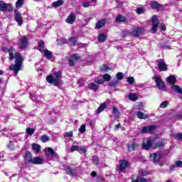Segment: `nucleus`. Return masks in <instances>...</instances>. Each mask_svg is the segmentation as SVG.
I'll return each instance as SVG.
<instances>
[{"mask_svg": "<svg viewBox=\"0 0 182 182\" xmlns=\"http://www.w3.org/2000/svg\"><path fill=\"white\" fill-rule=\"evenodd\" d=\"M65 173H67L69 176H76V172L75 171V169L72 168L70 166H65Z\"/></svg>", "mask_w": 182, "mask_h": 182, "instance_id": "obj_19", "label": "nucleus"}, {"mask_svg": "<svg viewBox=\"0 0 182 182\" xmlns=\"http://www.w3.org/2000/svg\"><path fill=\"white\" fill-rule=\"evenodd\" d=\"M136 14H138V15H141V14H144V9L141 7H138L136 9Z\"/></svg>", "mask_w": 182, "mask_h": 182, "instance_id": "obj_41", "label": "nucleus"}, {"mask_svg": "<svg viewBox=\"0 0 182 182\" xmlns=\"http://www.w3.org/2000/svg\"><path fill=\"white\" fill-rule=\"evenodd\" d=\"M44 151L45 155L48 158L56 159L58 157V154L50 147L46 148Z\"/></svg>", "mask_w": 182, "mask_h": 182, "instance_id": "obj_5", "label": "nucleus"}, {"mask_svg": "<svg viewBox=\"0 0 182 182\" xmlns=\"http://www.w3.org/2000/svg\"><path fill=\"white\" fill-rule=\"evenodd\" d=\"M153 80H154L157 87L159 89V90H166V85H164V82L163 80H161V77L159 75H154L153 77Z\"/></svg>", "mask_w": 182, "mask_h": 182, "instance_id": "obj_3", "label": "nucleus"}, {"mask_svg": "<svg viewBox=\"0 0 182 182\" xmlns=\"http://www.w3.org/2000/svg\"><path fill=\"white\" fill-rule=\"evenodd\" d=\"M77 86H80L81 87H83V86H85V82L83 81L82 79H80L77 81Z\"/></svg>", "mask_w": 182, "mask_h": 182, "instance_id": "obj_51", "label": "nucleus"}, {"mask_svg": "<svg viewBox=\"0 0 182 182\" xmlns=\"http://www.w3.org/2000/svg\"><path fill=\"white\" fill-rule=\"evenodd\" d=\"M152 21V33H156L157 32V28L159 27V21L157 20L156 16H153L151 18Z\"/></svg>", "mask_w": 182, "mask_h": 182, "instance_id": "obj_7", "label": "nucleus"}, {"mask_svg": "<svg viewBox=\"0 0 182 182\" xmlns=\"http://www.w3.org/2000/svg\"><path fill=\"white\" fill-rule=\"evenodd\" d=\"M64 136L65 137H72L73 136V132L70 131L68 132H65Z\"/></svg>", "mask_w": 182, "mask_h": 182, "instance_id": "obj_53", "label": "nucleus"}, {"mask_svg": "<svg viewBox=\"0 0 182 182\" xmlns=\"http://www.w3.org/2000/svg\"><path fill=\"white\" fill-rule=\"evenodd\" d=\"M69 41L72 43L73 46H76V45H77V39L76 38V37H71L69 38Z\"/></svg>", "mask_w": 182, "mask_h": 182, "instance_id": "obj_37", "label": "nucleus"}, {"mask_svg": "<svg viewBox=\"0 0 182 182\" xmlns=\"http://www.w3.org/2000/svg\"><path fill=\"white\" fill-rule=\"evenodd\" d=\"M128 98L132 102H136V100H137V95L135 93H130L128 95Z\"/></svg>", "mask_w": 182, "mask_h": 182, "instance_id": "obj_33", "label": "nucleus"}, {"mask_svg": "<svg viewBox=\"0 0 182 182\" xmlns=\"http://www.w3.org/2000/svg\"><path fill=\"white\" fill-rule=\"evenodd\" d=\"M143 33H144V28L141 27H136L132 30L131 35L132 36H134V38H139V36H141Z\"/></svg>", "mask_w": 182, "mask_h": 182, "instance_id": "obj_4", "label": "nucleus"}, {"mask_svg": "<svg viewBox=\"0 0 182 182\" xmlns=\"http://www.w3.org/2000/svg\"><path fill=\"white\" fill-rule=\"evenodd\" d=\"M127 82L129 85H133L134 83V77H128Z\"/></svg>", "mask_w": 182, "mask_h": 182, "instance_id": "obj_52", "label": "nucleus"}, {"mask_svg": "<svg viewBox=\"0 0 182 182\" xmlns=\"http://www.w3.org/2000/svg\"><path fill=\"white\" fill-rule=\"evenodd\" d=\"M96 175H97V173H96L95 171L91 172V176H92V177H95Z\"/></svg>", "mask_w": 182, "mask_h": 182, "instance_id": "obj_62", "label": "nucleus"}, {"mask_svg": "<svg viewBox=\"0 0 182 182\" xmlns=\"http://www.w3.org/2000/svg\"><path fill=\"white\" fill-rule=\"evenodd\" d=\"M82 6L84 8H89V6H90V5L87 2H84L82 4Z\"/></svg>", "mask_w": 182, "mask_h": 182, "instance_id": "obj_61", "label": "nucleus"}, {"mask_svg": "<svg viewBox=\"0 0 182 182\" xmlns=\"http://www.w3.org/2000/svg\"><path fill=\"white\" fill-rule=\"evenodd\" d=\"M167 82L171 85H174V83H176V77L174 75H170L167 77Z\"/></svg>", "mask_w": 182, "mask_h": 182, "instance_id": "obj_28", "label": "nucleus"}, {"mask_svg": "<svg viewBox=\"0 0 182 182\" xmlns=\"http://www.w3.org/2000/svg\"><path fill=\"white\" fill-rule=\"evenodd\" d=\"M109 70H110V68H109V67H107V65H103L102 68V70L103 72H107Z\"/></svg>", "mask_w": 182, "mask_h": 182, "instance_id": "obj_57", "label": "nucleus"}, {"mask_svg": "<svg viewBox=\"0 0 182 182\" xmlns=\"http://www.w3.org/2000/svg\"><path fill=\"white\" fill-rule=\"evenodd\" d=\"M106 22H107V19H106V18H103L102 20L98 21L95 26L97 29H100L101 28H103V26H105V23H106Z\"/></svg>", "mask_w": 182, "mask_h": 182, "instance_id": "obj_18", "label": "nucleus"}, {"mask_svg": "<svg viewBox=\"0 0 182 182\" xmlns=\"http://www.w3.org/2000/svg\"><path fill=\"white\" fill-rule=\"evenodd\" d=\"M38 50L41 53L45 50V43L43 41L38 42Z\"/></svg>", "mask_w": 182, "mask_h": 182, "instance_id": "obj_30", "label": "nucleus"}, {"mask_svg": "<svg viewBox=\"0 0 182 182\" xmlns=\"http://www.w3.org/2000/svg\"><path fill=\"white\" fill-rule=\"evenodd\" d=\"M136 116H137L138 119H146L149 117V115L144 114V113H143L141 112H136Z\"/></svg>", "mask_w": 182, "mask_h": 182, "instance_id": "obj_29", "label": "nucleus"}, {"mask_svg": "<svg viewBox=\"0 0 182 182\" xmlns=\"http://www.w3.org/2000/svg\"><path fill=\"white\" fill-rule=\"evenodd\" d=\"M164 145V142L159 141L156 142V147H163Z\"/></svg>", "mask_w": 182, "mask_h": 182, "instance_id": "obj_54", "label": "nucleus"}, {"mask_svg": "<svg viewBox=\"0 0 182 182\" xmlns=\"http://www.w3.org/2000/svg\"><path fill=\"white\" fill-rule=\"evenodd\" d=\"M129 166V162L126 160L121 161L119 166V171H124V168Z\"/></svg>", "mask_w": 182, "mask_h": 182, "instance_id": "obj_16", "label": "nucleus"}, {"mask_svg": "<svg viewBox=\"0 0 182 182\" xmlns=\"http://www.w3.org/2000/svg\"><path fill=\"white\" fill-rule=\"evenodd\" d=\"M61 5H63V1L62 0H58L53 3V6L55 8H58V6H61Z\"/></svg>", "mask_w": 182, "mask_h": 182, "instance_id": "obj_35", "label": "nucleus"}, {"mask_svg": "<svg viewBox=\"0 0 182 182\" xmlns=\"http://www.w3.org/2000/svg\"><path fill=\"white\" fill-rule=\"evenodd\" d=\"M116 77L117 80H122L124 77V74L123 73H117Z\"/></svg>", "mask_w": 182, "mask_h": 182, "instance_id": "obj_40", "label": "nucleus"}, {"mask_svg": "<svg viewBox=\"0 0 182 182\" xmlns=\"http://www.w3.org/2000/svg\"><path fill=\"white\" fill-rule=\"evenodd\" d=\"M89 89H91V90H97L99 89V86L95 83H90L88 85Z\"/></svg>", "mask_w": 182, "mask_h": 182, "instance_id": "obj_36", "label": "nucleus"}, {"mask_svg": "<svg viewBox=\"0 0 182 182\" xmlns=\"http://www.w3.org/2000/svg\"><path fill=\"white\" fill-rule=\"evenodd\" d=\"M182 167V161H177L174 165H172L170 166V170L171 171H174L176 168H180Z\"/></svg>", "mask_w": 182, "mask_h": 182, "instance_id": "obj_22", "label": "nucleus"}, {"mask_svg": "<svg viewBox=\"0 0 182 182\" xmlns=\"http://www.w3.org/2000/svg\"><path fill=\"white\" fill-rule=\"evenodd\" d=\"M95 82L97 83V85H103L104 81L103 80L100 79V80H95Z\"/></svg>", "mask_w": 182, "mask_h": 182, "instance_id": "obj_55", "label": "nucleus"}, {"mask_svg": "<svg viewBox=\"0 0 182 182\" xmlns=\"http://www.w3.org/2000/svg\"><path fill=\"white\" fill-rule=\"evenodd\" d=\"M120 127H122V126L120 125V124H118L115 125L114 130L116 132H117V130H119V129H120Z\"/></svg>", "mask_w": 182, "mask_h": 182, "instance_id": "obj_60", "label": "nucleus"}, {"mask_svg": "<svg viewBox=\"0 0 182 182\" xmlns=\"http://www.w3.org/2000/svg\"><path fill=\"white\" fill-rule=\"evenodd\" d=\"M110 87H115V86H117V80H114L111 82H109Z\"/></svg>", "mask_w": 182, "mask_h": 182, "instance_id": "obj_48", "label": "nucleus"}, {"mask_svg": "<svg viewBox=\"0 0 182 182\" xmlns=\"http://www.w3.org/2000/svg\"><path fill=\"white\" fill-rule=\"evenodd\" d=\"M127 147L129 151H133V150H136V149L139 147V144L134 142H130L129 144H128Z\"/></svg>", "mask_w": 182, "mask_h": 182, "instance_id": "obj_23", "label": "nucleus"}, {"mask_svg": "<svg viewBox=\"0 0 182 182\" xmlns=\"http://www.w3.org/2000/svg\"><path fill=\"white\" fill-rule=\"evenodd\" d=\"M107 39V36L106 34L101 33L98 36L99 42H105Z\"/></svg>", "mask_w": 182, "mask_h": 182, "instance_id": "obj_31", "label": "nucleus"}, {"mask_svg": "<svg viewBox=\"0 0 182 182\" xmlns=\"http://www.w3.org/2000/svg\"><path fill=\"white\" fill-rule=\"evenodd\" d=\"M151 160H153L154 163H157V161H160V159L161 156L159 154H153L150 155Z\"/></svg>", "mask_w": 182, "mask_h": 182, "instance_id": "obj_20", "label": "nucleus"}, {"mask_svg": "<svg viewBox=\"0 0 182 182\" xmlns=\"http://www.w3.org/2000/svg\"><path fill=\"white\" fill-rule=\"evenodd\" d=\"M9 55L10 56L11 60H13V59H16L15 64H11L9 66V69L10 70H13L14 72V74L16 75H18V72L21 70V68H22L23 56L18 53V51H16L14 48H10L9 49Z\"/></svg>", "mask_w": 182, "mask_h": 182, "instance_id": "obj_1", "label": "nucleus"}, {"mask_svg": "<svg viewBox=\"0 0 182 182\" xmlns=\"http://www.w3.org/2000/svg\"><path fill=\"white\" fill-rule=\"evenodd\" d=\"M15 21L17 22L18 26H22V23H23V20L22 19V16H21V13L19 11L15 10Z\"/></svg>", "mask_w": 182, "mask_h": 182, "instance_id": "obj_9", "label": "nucleus"}, {"mask_svg": "<svg viewBox=\"0 0 182 182\" xmlns=\"http://www.w3.org/2000/svg\"><path fill=\"white\" fill-rule=\"evenodd\" d=\"M151 6L153 8V9H160L161 4L157 3L156 1H154L151 4Z\"/></svg>", "mask_w": 182, "mask_h": 182, "instance_id": "obj_32", "label": "nucleus"}, {"mask_svg": "<svg viewBox=\"0 0 182 182\" xmlns=\"http://www.w3.org/2000/svg\"><path fill=\"white\" fill-rule=\"evenodd\" d=\"M71 153H73V151H79V146L76 145H73L71 148L70 149Z\"/></svg>", "mask_w": 182, "mask_h": 182, "instance_id": "obj_44", "label": "nucleus"}, {"mask_svg": "<svg viewBox=\"0 0 182 182\" xmlns=\"http://www.w3.org/2000/svg\"><path fill=\"white\" fill-rule=\"evenodd\" d=\"M85 132H86V126H85V124H82L80 126V127L79 129V132L84 133Z\"/></svg>", "mask_w": 182, "mask_h": 182, "instance_id": "obj_49", "label": "nucleus"}, {"mask_svg": "<svg viewBox=\"0 0 182 182\" xmlns=\"http://www.w3.org/2000/svg\"><path fill=\"white\" fill-rule=\"evenodd\" d=\"M40 140H41L43 143H46L50 141V138L48 135H43L41 136Z\"/></svg>", "mask_w": 182, "mask_h": 182, "instance_id": "obj_34", "label": "nucleus"}, {"mask_svg": "<svg viewBox=\"0 0 182 182\" xmlns=\"http://www.w3.org/2000/svg\"><path fill=\"white\" fill-rule=\"evenodd\" d=\"M43 53L44 56H46V58H47V59H52V52L49 51L48 49H45L43 51Z\"/></svg>", "mask_w": 182, "mask_h": 182, "instance_id": "obj_27", "label": "nucleus"}, {"mask_svg": "<svg viewBox=\"0 0 182 182\" xmlns=\"http://www.w3.org/2000/svg\"><path fill=\"white\" fill-rule=\"evenodd\" d=\"M77 60H80V55H79L78 54H73V55H71L69 60L70 66H73V65H75V63H76Z\"/></svg>", "mask_w": 182, "mask_h": 182, "instance_id": "obj_10", "label": "nucleus"}, {"mask_svg": "<svg viewBox=\"0 0 182 182\" xmlns=\"http://www.w3.org/2000/svg\"><path fill=\"white\" fill-rule=\"evenodd\" d=\"M142 176H147V173L146 172L142 173Z\"/></svg>", "mask_w": 182, "mask_h": 182, "instance_id": "obj_64", "label": "nucleus"}, {"mask_svg": "<svg viewBox=\"0 0 182 182\" xmlns=\"http://www.w3.org/2000/svg\"><path fill=\"white\" fill-rule=\"evenodd\" d=\"M26 133L29 136H32V134H33V133H35V129H33V128H27Z\"/></svg>", "mask_w": 182, "mask_h": 182, "instance_id": "obj_42", "label": "nucleus"}, {"mask_svg": "<svg viewBox=\"0 0 182 182\" xmlns=\"http://www.w3.org/2000/svg\"><path fill=\"white\" fill-rule=\"evenodd\" d=\"M171 89L174 92H176V93H179V95H182V89H181V87H180V86H178L177 85H172Z\"/></svg>", "mask_w": 182, "mask_h": 182, "instance_id": "obj_25", "label": "nucleus"}, {"mask_svg": "<svg viewBox=\"0 0 182 182\" xmlns=\"http://www.w3.org/2000/svg\"><path fill=\"white\" fill-rule=\"evenodd\" d=\"M112 112H113V114L114 116H115V117H119V109H117V108L116 107H112Z\"/></svg>", "mask_w": 182, "mask_h": 182, "instance_id": "obj_39", "label": "nucleus"}, {"mask_svg": "<svg viewBox=\"0 0 182 182\" xmlns=\"http://www.w3.org/2000/svg\"><path fill=\"white\" fill-rule=\"evenodd\" d=\"M22 5H23V0H18L16 2V8H22Z\"/></svg>", "mask_w": 182, "mask_h": 182, "instance_id": "obj_38", "label": "nucleus"}, {"mask_svg": "<svg viewBox=\"0 0 182 182\" xmlns=\"http://www.w3.org/2000/svg\"><path fill=\"white\" fill-rule=\"evenodd\" d=\"M166 25H164V23H161V30L166 31Z\"/></svg>", "mask_w": 182, "mask_h": 182, "instance_id": "obj_59", "label": "nucleus"}, {"mask_svg": "<svg viewBox=\"0 0 182 182\" xmlns=\"http://www.w3.org/2000/svg\"><path fill=\"white\" fill-rule=\"evenodd\" d=\"M0 75H4V71L0 70Z\"/></svg>", "mask_w": 182, "mask_h": 182, "instance_id": "obj_63", "label": "nucleus"}, {"mask_svg": "<svg viewBox=\"0 0 182 182\" xmlns=\"http://www.w3.org/2000/svg\"><path fill=\"white\" fill-rule=\"evenodd\" d=\"M167 105H168V102L167 101H164L161 103L160 105V107H161V109H164L166 107H167Z\"/></svg>", "mask_w": 182, "mask_h": 182, "instance_id": "obj_50", "label": "nucleus"}, {"mask_svg": "<svg viewBox=\"0 0 182 182\" xmlns=\"http://www.w3.org/2000/svg\"><path fill=\"white\" fill-rule=\"evenodd\" d=\"M12 7L11 4H5L4 1H0V11H11Z\"/></svg>", "mask_w": 182, "mask_h": 182, "instance_id": "obj_14", "label": "nucleus"}, {"mask_svg": "<svg viewBox=\"0 0 182 182\" xmlns=\"http://www.w3.org/2000/svg\"><path fill=\"white\" fill-rule=\"evenodd\" d=\"M107 107V105H106V103L101 104L97 110V114H100V113H102V112H103V110Z\"/></svg>", "mask_w": 182, "mask_h": 182, "instance_id": "obj_26", "label": "nucleus"}, {"mask_svg": "<svg viewBox=\"0 0 182 182\" xmlns=\"http://www.w3.org/2000/svg\"><path fill=\"white\" fill-rule=\"evenodd\" d=\"M103 79L105 82H109L110 81V79H112V77L109 74H105L103 75Z\"/></svg>", "mask_w": 182, "mask_h": 182, "instance_id": "obj_46", "label": "nucleus"}, {"mask_svg": "<svg viewBox=\"0 0 182 182\" xmlns=\"http://www.w3.org/2000/svg\"><path fill=\"white\" fill-rule=\"evenodd\" d=\"M168 70L167 64H166L164 61L161 60L158 63V70H159V72H166Z\"/></svg>", "mask_w": 182, "mask_h": 182, "instance_id": "obj_13", "label": "nucleus"}, {"mask_svg": "<svg viewBox=\"0 0 182 182\" xmlns=\"http://www.w3.org/2000/svg\"><path fill=\"white\" fill-rule=\"evenodd\" d=\"M154 130H156V125H149L144 127L141 129V133L144 134L146 133H151V132H154Z\"/></svg>", "mask_w": 182, "mask_h": 182, "instance_id": "obj_12", "label": "nucleus"}, {"mask_svg": "<svg viewBox=\"0 0 182 182\" xmlns=\"http://www.w3.org/2000/svg\"><path fill=\"white\" fill-rule=\"evenodd\" d=\"M132 182H149V180L144 178H141L140 179L133 180Z\"/></svg>", "mask_w": 182, "mask_h": 182, "instance_id": "obj_47", "label": "nucleus"}, {"mask_svg": "<svg viewBox=\"0 0 182 182\" xmlns=\"http://www.w3.org/2000/svg\"><path fill=\"white\" fill-rule=\"evenodd\" d=\"M33 158L32 157V154L29 151H26L24 156V161L26 164H32Z\"/></svg>", "mask_w": 182, "mask_h": 182, "instance_id": "obj_11", "label": "nucleus"}, {"mask_svg": "<svg viewBox=\"0 0 182 182\" xmlns=\"http://www.w3.org/2000/svg\"><path fill=\"white\" fill-rule=\"evenodd\" d=\"M116 22H118V23L127 22V18H126V16L122 14H118L116 17Z\"/></svg>", "mask_w": 182, "mask_h": 182, "instance_id": "obj_21", "label": "nucleus"}, {"mask_svg": "<svg viewBox=\"0 0 182 182\" xmlns=\"http://www.w3.org/2000/svg\"><path fill=\"white\" fill-rule=\"evenodd\" d=\"M79 153H80V154H85V153H86V151H87V149H86V147L85 146H81L79 147V150H78Z\"/></svg>", "mask_w": 182, "mask_h": 182, "instance_id": "obj_43", "label": "nucleus"}, {"mask_svg": "<svg viewBox=\"0 0 182 182\" xmlns=\"http://www.w3.org/2000/svg\"><path fill=\"white\" fill-rule=\"evenodd\" d=\"M75 21H76V16L73 13H71L66 18L65 22L69 23L70 25H73L75 23Z\"/></svg>", "mask_w": 182, "mask_h": 182, "instance_id": "obj_15", "label": "nucleus"}, {"mask_svg": "<svg viewBox=\"0 0 182 182\" xmlns=\"http://www.w3.org/2000/svg\"><path fill=\"white\" fill-rule=\"evenodd\" d=\"M89 126H90V127H91L92 129H93V128L95 127V122L90 121V122H89Z\"/></svg>", "mask_w": 182, "mask_h": 182, "instance_id": "obj_58", "label": "nucleus"}, {"mask_svg": "<svg viewBox=\"0 0 182 182\" xmlns=\"http://www.w3.org/2000/svg\"><path fill=\"white\" fill-rule=\"evenodd\" d=\"M29 40L26 36H23L19 39V46L20 49H25L26 48V46L28 45V42Z\"/></svg>", "mask_w": 182, "mask_h": 182, "instance_id": "obj_8", "label": "nucleus"}, {"mask_svg": "<svg viewBox=\"0 0 182 182\" xmlns=\"http://www.w3.org/2000/svg\"><path fill=\"white\" fill-rule=\"evenodd\" d=\"M44 161L43 158L41 157V156H36L33 158V161L31 162V164H43Z\"/></svg>", "mask_w": 182, "mask_h": 182, "instance_id": "obj_17", "label": "nucleus"}, {"mask_svg": "<svg viewBox=\"0 0 182 182\" xmlns=\"http://www.w3.org/2000/svg\"><path fill=\"white\" fill-rule=\"evenodd\" d=\"M31 149L34 151V153H41V145L38 144H33L31 146Z\"/></svg>", "mask_w": 182, "mask_h": 182, "instance_id": "obj_24", "label": "nucleus"}, {"mask_svg": "<svg viewBox=\"0 0 182 182\" xmlns=\"http://www.w3.org/2000/svg\"><path fill=\"white\" fill-rule=\"evenodd\" d=\"M92 161L95 166H97L99 164V161H100L99 158L96 156H93Z\"/></svg>", "mask_w": 182, "mask_h": 182, "instance_id": "obj_45", "label": "nucleus"}, {"mask_svg": "<svg viewBox=\"0 0 182 182\" xmlns=\"http://www.w3.org/2000/svg\"><path fill=\"white\" fill-rule=\"evenodd\" d=\"M176 139H177V140H182V133H178L176 135Z\"/></svg>", "mask_w": 182, "mask_h": 182, "instance_id": "obj_56", "label": "nucleus"}, {"mask_svg": "<svg viewBox=\"0 0 182 182\" xmlns=\"http://www.w3.org/2000/svg\"><path fill=\"white\" fill-rule=\"evenodd\" d=\"M60 76H62L60 71L54 72L51 75H48L46 77V80L48 83H53L54 86H59L60 83Z\"/></svg>", "mask_w": 182, "mask_h": 182, "instance_id": "obj_2", "label": "nucleus"}, {"mask_svg": "<svg viewBox=\"0 0 182 182\" xmlns=\"http://www.w3.org/2000/svg\"><path fill=\"white\" fill-rule=\"evenodd\" d=\"M156 141V139H154L152 137L149 138L148 140H146V142H144L142 144V149H144V150H149V149H151V146H153V143Z\"/></svg>", "mask_w": 182, "mask_h": 182, "instance_id": "obj_6", "label": "nucleus"}]
</instances>
